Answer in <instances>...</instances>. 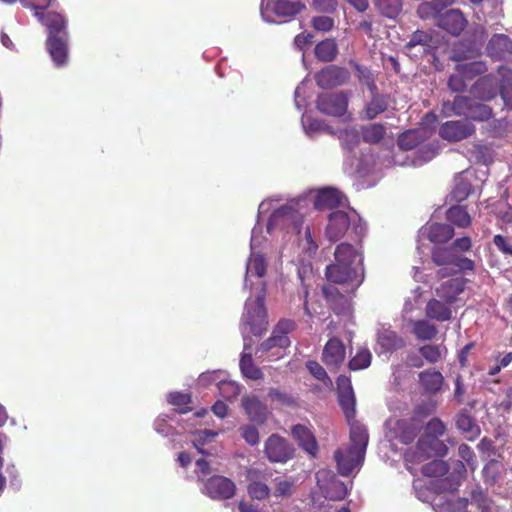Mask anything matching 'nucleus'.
<instances>
[{
    "label": "nucleus",
    "mask_w": 512,
    "mask_h": 512,
    "mask_svg": "<svg viewBox=\"0 0 512 512\" xmlns=\"http://www.w3.org/2000/svg\"><path fill=\"white\" fill-rule=\"evenodd\" d=\"M434 409V405L428 402L416 405L411 415L397 419L390 424V430L394 437L402 444L412 443L423 430L426 418L434 412Z\"/></svg>",
    "instance_id": "1"
},
{
    "label": "nucleus",
    "mask_w": 512,
    "mask_h": 512,
    "mask_svg": "<svg viewBox=\"0 0 512 512\" xmlns=\"http://www.w3.org/2000/svg\"><path fill=\"white\" fill-rule=\"evenodd\" d=\"M303 223V215L298 210L288 205L275 210L269 220V226L280 225L296 233L299 236V240L304 242V248L309 253H315L318 249V244L313 239L308 226L305 228L303 236H301Z\"/></svg>",
    "instance_id": "2"
},
{
    "label": "nucleus",
    "mask_w": 512,
    "mask_h": 512,
    "mask_svg": "<svg viewBox=\"0 0 512 512\" xmlns=\"http://www.w3.org/2000/svg\"><path fill=\"white\" fill-rule=\"evenodd\" d=\"M431 260L440 269L437 271V277L456 275L460 272L473 271L474 262L462 255H459L452 247L436 246L431 250Z\"/></svg>",
    "instance_id": "3"
},
{
    "label": "nucleus",
    "mask_w": 512,
    "mask_h": 512,
    "mask_svg": "<svg viewBox=\"0 0 512 512\" xmlns=\"http://www.w3.org/2000/svg\"><path fill=\"white\" fill-rule=\"evenodd\" d=\"M404 49L410 57L422 58L428 55L434 57L437 41L431 31L416 30L405 44Z\"/></svg>",
    "instance_id": "4"
},
{
    "label": "nucleus",
    "mask_w": 512,
    "mask_h": 512,
    "mask_svg": "<svg viewBox=\"0 0 512 512\" xmlns=\"http://www.w3.org/2000/svg\"><path fill=\"white\" fill-rule=\"evenodd\" d=\"M264 453L272 463H286L294 458L295 448L284 437L271 434L265 441Z\"/></svg>",
    "instance_id": "5"
},
{
    "label": "nucleus",
    "mask_w": 512,
    "mask_h": 512,
    "mask_svg": "<svg viewBox=\"0 0 512 512\" xmlns=\"http://www.w3.org/2000/svg\"><path fill=\"white\" fill-rule=\"evenodd\" d=\"M325 274L327 280L331 283L352 284V291L358 288L363 281V274L359 276L355 268L347 264L340 263L338 261H335V263L328 265L326 267Z\"/></svg>",
    "instance_id": "6"
},
{
    "label": "nucleus",
    "mask_w": 512,
    "mask_h": 512,
    "mask_svg": "<svg viewBox=\"0 0 512 512\" xmlns=\"http://www.w3.org/2000/svg\"><path fill=\"white\" fill-rule=\"evenodd\" d=\"M203 493L213 500H228L236 493L235 483L222 475H213L204 482Z\"/></svg>",
    "instance_id": "7"
},
{
    "label": "nucleus",
    "mask_w": 512,
    "mask_h": 512,
    "mask_svg": "<svg viewBox=\"0 0 512 512\" xmlns=\"http://www.w3.org/2000/svg\"><path fill=\"white\" fill-rule=\"evenodd\" d=\"M317 109L326 115L340 117L347 111L348 96L344 91L320 94L316 101Z\"/></svg>",
    "instance_id": "8"
},
{
    "label": "nucleus",
    "mask_w": 512,
    "mask_h": 512,
    "mask_svg": "<svg viewBox=\"0 0 512 512\" xmlns=\"http://www.w3.org/2000/svg\"><path fill=\"white\" fill-rule=\"evenodd\" d=\"M317 479L320 489L326 499L339 501L343 500L347 496L348 489L345 483L336 478V476L330 471H319L317 473Z\"/></svg>",
    "instance_id": "9"
},
{
    "label": "nucleus",
    "mask_w": 512,
    "mask_h": 512,
    "mask_svg": "<svg viewBox=\"0 0 512 512\" xmlns=\"http://www.w3.org/2000/svg\"><path fill=\"white\" fill-rule=\"evenodd\" d=\"M337 395L339 405L348 422L355 419L356 398L351 385V380L346 376H339L337 379Z\"/></svg>",
    "instance_id": "10"
},
{
    "label": "nucleus",
    "mask_w": 512,
    "mask_h": 512,
    "mask_svg": "<svg viewBox=\"0 0 512 512\" xmlns=\"http://www.w3.org/2000/svg\"><path fill=\"white\" fill-rule=\"evenodd\" d=\"M350 72L337 65H329L315 74L316 84L322 89H330L347 83Z\"/></svg>",
    "instance_id": "11"
},
{
    "label": "nucleus",
    "mask_w": 512,
    "mask_h": 512,
    "mask_svg": "<svg viewBox=\"0 0 512 512\" xmlns=\"http://www.w3.org/2000/svg\"><path fill=\"white\" fill-rule=\"evenodd\" d=\"M475 131L474 124L468 120H452L440 126L439 135L442 139L449 142H459L472 136Z\"/></svg>",
    "instance_id": "12"
},
{
    "label": "nucleus",
    "mask_w": 512,
    "mask_h": 512,
    "mask_svg": "<svg viewBox=\"0 0 512 512\" xmlns=\"http://www.w3.org/2000/svg\"><path fill=\"white\" fill-rule=\"evenodd\" d=\"M337 471L344 477L350 476L362 466L365 456L348 448H339L334 453Z\"/></svg>",
    "instance_id": "13"
},
{
    "label": "nucleus",
    "mask_w": 512,
    "mask_h": 512,
    "mask_svg": "<svg viewBox=\"0 0 512 512\" xmlns=\"http://www.w3.org/2000/svg\"><path fill=\"white\" fill-rule=\"evenodd\" d=\"M447 452L448 448L442 440L422 435L417 441L415 454L418 460H425L432 457H443Z\"/></svg>",
    "instance_id": "14"
},
{
    "label": "nucleus",
    "mask_w": 512,
    "mask_h": 512,
    "mask_svg": "<svg viewBox=\"0 0 512 512\" xmlns=\"http://www.w3.org/2000/svg\"><path fill=\"white\" fill-rule=\"evenodd\" d=\"M246 478L249 481L247 492L252 499L264 500L270 495V488L266 484L268 475L259 469L250 468L247 470Z\"/></svg>",
    "instance_id": "15"
},
{
    "label": "nucleus",
    "mask_w": 512,
    "mask_h": 512,
    "mask_svg": "<svg viewBox=\"0 0 512 512\" xmlns=\"http://www.w3.org/2000/svg\"><path fill=\"white\" fill-rule=\"evenodd\" d=\"M346 349L343 342L337 338H330L324 346L322 361L330 370H337L344 362Z\"/></svg>",
    "instance_id": "16"
},
{
    "label": "nucleus",
    "mask_w": 512,
    "mask_h": 512,
    "mask_svg": "<svg viewBox=\"0 0 512 512\" xmlns=\"http://www.w3.org/2000/svg\"><path fill=\"white\" fill-rule=\"evenodd\" d=\"M467 19L459 9H450L440 14L437 24L440 28L447 31L453 36H458L467 26Z\"/></svg>",
    "instance_id": "17"
},
{
    "label": "nucleus",
    "mask_w": 512,
    "mask_h": 512,
    "mask_svg": "<svg viewBox=\"0 0 512 512\" xmlns=\"http://www.w3.org/2000/svg\"><path fill=\"white\" fill-rule=\"evenodd\" d=\"M291 434L299 447L312 458L317 457L319 446L314 433L305 425L296 424L291 428Z\"/></svg>",
    "instance_id": "18"
},
{
    "label": "nucleus",
    "mask_w": 512,
    "mask_h": 512,
    "mask_svg": "<svg viewBox=\"0 0 512 512\" xmlns=\"http://www.w3.org/2000/svg\"><path fill=\"white\" fill-rule=\"evenodd\" d=\"M68 38L69 36H48L46 48L56 67H63L68 62Z\"/></svg>",
    "instance_id": "19"
},
{
    "label": "nucleus",
    "mask_w": 512,
    "mask_h": 512,
    "mask_svg": "<svg viewBox=\"0 0 512 512\" xmlns=\"http://www.w3.org/2000/svg\"><path fill=\"white\" fill-rule=\"evenodd\" d=\"M486 52L494 60H506L512 56V40L505 34H495L489 40Z\"/></svg>",
    "instance_id": "20"
},
{
    "label": "nucleus",
    "mask_w": 512,
    "mask_h": 512,
    "mask_svg": "<svg viewBox=\"0 0 512 512\" xmlns=\"http://www.w3.org/2000/svg\"><path fill=\"white\" fill-rule=\"evenodd\" d=\"M350 226V218L344 211H334L329 215V223L326 227V236L336 242L342 238Z\"/></svg>",
    "instance_id": "21"
},
{
    "label": "nucleus",
    "mask_w": 512,
    "mask_h": 512,
    "mask_svg": "<svg viewBox=\"0 0 512 512\" xmlns=\"http://www.w3.org/2000/svg\"><path fill=\"white\" fill-rule=\"evenodd\" d=\"M323 296L332 309V311L337 315H344L350 311V300L349 298L340 293L338 288L329 284L322 288Z\"/></svg>",
    "instance_id": "22"
},
{
    "label": "nucleus",
    "mask_w": 512,
    "mask_h": 512,
    "mask_svg": "<svg viewBox=\"0 0 512 512\" xmlns=\"http://www.w3.org/2000/svg\"><path fill=\"white\" fill-rule=\"evenodd\" d=\"M244 325L254 336H261L268 326L266 312L263 304H258L253 310L249 309L244 316Z\"/></svg>",
    "instance_id": "23"
},
{
    "label": "nucleus",
    "mask_w": 512,
    "mask_h": 512,
    "mask_svg": "<svg viewBox=\"0 0 512 512\" xmlns=\"http://www.w3.org/2000/svg\"><path fill=\"white\" fill-rule=\"evenodd\" d=\"M48 30V36H68L67 32V19L66 17L57 12L42 13L37 17Z\"/></svg>",
    "instance_id": "24"
},
{
    "label": "nucleus",
    "mask_w": 512,
    "mask_h": 512,
    "mask_svg": "<svg viewBox=\"0 0 512 512\" xmlns=\"http://www.w3.org/2000/svg\"><path fill=\"white\" fill-rule=\"evenodd\" d=\"M348 424L350 426V445L346 448L359 452L360 455L362 454L365 456L369 441V435L366 427L355 419L348 422Z\"/></svg>",
    "instance_id": "25"
},
{
    "label": "nucleus",
    "mask_w": 512,
    "mask_h": 512,
    "mask_svg": "<svg viewBox=\"0 0 512 512\" xmlns=\"http://www.w3.org/2000/svg\"><path fill=\"white\" fill-rule=\"evenodd\" d=\"M498 81L493 75L480 77L472 86L471 93L477 99L489 101L497 94Z\"/></svg>",
    "instance_id": "26"
},
{
    "label": "nucleus",
    "mask_w": 512,
    "mask_h": 512,
    "mask_svg": "<svg viewBox=\"0 0 512 512\" xmlns=\"http://www.w3.org/2000/svg\"><path fill=\"white\" fill-rule=\"evenodd\" d=\"M346 197L335 188L321 189L315 197L314 206L318 210L333 209L342 206Z\"/></svg>",
    "instance_id": "27"
},
{
    "label": "nucleus",
    "mask_w": 512,
    "mask_h": 512,
    "mask_svg": "<svg viewBox=\"0 0 512 512\" xmlns=\"http://www.w3.org/2000/svg\"><path fill=\"white\" fill-rule=\"evenodd\" d=\"M455 424L457 429L464 434L468 441H474L481 434V428L476 419L470 415L467 410H462L457 413Z\"/></svg>",
    "instance_id": "28"
},
{
    "label": "nucleus",
    "mask_w": 512,
    "mask_h": 512,
    "mask_svg": "<svg viewBox=\"0 0 512 512\" xmlns=\"http://www.w3.org/2000/svg\"><path fill=\"white\" fill-rule=\"evenodd\" d=\"M467 280L461 277L452 278L436 288V294L447 304H452L464 291Z\"/></svg>",
    "instance_id": "29"
},
{
    "label": "nucleus",
    "mask_w": 512,
    "mask_h": 512,
    "mask_svg": "<svg viewBox=\"0 0 512 512\" xmlns=\"http://www.w3.org/2000/svg\"><path fill=\"white\" fill-rule=\"evenodd\" d=\"M242 405L251 421L260 424L266 421L268 409L257 396L248 395L243 397Z\"/></svg>",
    "instance_id": "30"
},
{
    "label": "nucleus",
    "mask_w": 512,
    "mask_h": 512,
    "mask_svg": "<svg viewBox=\"0 0 512 512\" xmlns=\"http://www.w3.org/2000/svg\"><path fill=\"white\" fill-rule=\"evenodd\" d=\"M424 234L433 243H447L454 236V228L449 224L432 223L425 227Z\"/></svg>",
    "instance_id": "31"
},
{
    "label": "nucleus",
    "mask_w": 512,
    "mask_h": 512,
    "mask_svg": "<svg viewBox=\"0 0 512 512\" xmlns=\"http://www.w3.org/2000/svg\"><path fill=\"white\" fill-rule=\"evenodd\" d=\"M473 100L474 99L467 96H455L453 101H446L443 103L442 113L446 117L451 115L466 117Z\"/></svg>",
    "instance_id": "32"
},
{
    "label": "nucleus",
    "mask_w": 512,
    "mask_h": 512,
    "mask_svg": "<svg viewBox=\"0 0 512 512\" xmlns=\"http://www.w3.org/2000/svg\"><path fill=\"white\" fill-rule=\"evenodd\" d=\"M377 343L385 352H392L405 346V341L390 328H382L377 334Z\"/></svg>",
    "instance_id": "33"
},
{
    "label": "nucleus",
    "mask_w": 512,
    "mask_h": 512,
    "mask_svg": "<svg viewBox=\"0 0 512 512\" xmlns=\"http://www.w3.org/2000/svg\"><path fill=\"white\" fill-rule=\"evenodd\" d=\"M421 387L430 394L439 392L444 383L443 375L434 369H427L419 373Z\"/></svg>",
    "instance_id": "34"
},
{
    "label": "nucleus",
    "mask_w": 512,
    "mask_h": 512,
    "mask_svg": "<svg viewBox=\"0 0 512 512\" xmlns=\"http://www.w3.org/2000/svg\"><path fill=\"white\" fill-rule=\"evenodd\" d=\"M448 305L438 299H431L425 308L426 316L439 322L449 321L452 318V311Z\"/></svg>",
    "instance_id": "35"
},
{
    "label": "nucleus",
    "mask_w": 512,
    "mask_h": 512,
    "mask_svg": "<svg viewBox=\"0 0 512 512\" xmlns=\"http://www.w3.org/2000/svg\"><path fill=\"white\" fill-rule=\"evenodd\" d=\"M371 94L372 97L364 109V118L367 120L375 119L378 115L385 112L389 105L387 96L379 94L377 91Z\"/></svg>",
    "instance_id": "36"
},
{
    "label": "nucleus",
    "mask_w": 512,
    "mask_h": 512,
    "mask_svg": "<svg viewBox=\"0 0 512 512\" xmlns=\"http://www.w3.org/2000/svg\"><path fill=\"white\" fill-rule=\"evenodd\" d=\"M349 64L355 70L356 77L361 85H365L371 93L377 91L376 77L368 67L354 60H350Z\"/></svg>",
    "instance_id": "37"
},
{
    "label": "nucleus",
    "mask_w": 512,
    "mask_h": 512,
    "mask_svg": "<svg viewBox=\"0 0 512 512\" xmlns=\"http://www.w3.org/2000/svg\"><path fill=\"white\" fill-rule=\"evenodd\" d=\"M386 127L381 123H371L361 128V137L365 143L379 144L385 137Z\"/></svg>",
    "instance_id": "38"
},
{
    "label": "nucleus",
    "mask_w": 512,
    "mask_h": 512,
    "mask_svg": "<svg viewBox=\"0 0 512 512\" xmlns=\"http://www.w3.org/2000/svg\"><path fill=\"white\" fill-rule=\"evenodd\" d=\"M306 8L301 1L277 0L274 3L273 10L280 17H292Z\"/></svg>",
    "instance_id": "39"
},
{
    "label": "nucleus",
    "mask_w": 512,
    "mask_h": 512,
    "mask_svg": "<svg viewBox=\"0 0 512 512\" xmlns=\"http://www.w3.org/2000/svg\"><path fill=\"white\" fill-rule=\"evenodd\" d=\"M338 54L337 43L334 39H326L315 46V56L322 62L333 61Z\"/></svg>",
    "instance_id": "40"
},
{
    "label": "nucleus",
    "mask_w": 512,
    "mask_h": 512,
    "mask_svg": "<svg viewBox=\"0 0 512 512\" xmlns=\"http://www.w3.org/2000/svg\"><path fill=\"white\" fill-rule=\"evenodd\" d=\"M446 218L449 222L461 228H466L471 224V217L465 206H451L446 211Z\"/></svg>",
    "instance_id": "41"
},
{
    "label": "nucleus",
    "mask_w": 512,
    "mask_h": 512,
    "mask_svg": "<svg viewBox=\"0 0 512 512\" xmlns=\"http://www.w3.org/2000/svg\"><path fill=\"white\" fill-rule=\"evenodd\" d=\"M241 373L245 378L259 380L263 377L262 370L254 364L250 353H243L239 362Z\"/></svg>",
    "instance_id": "42"
},
{
    "label": "nucleus",
    "mask_w": 512,
    "mask_h": 512,
    "mask_svg": "<svg viewBox=\"0 0 512 512\" xmlns=\"http://www.w3.org/2000/svg\"><path fill=\"white\" fill-rule=\"evenodd\" d=\"M456 68L468 82L487 71V66L482 61L457 64Z\"/></svg>",
    "instance_id": "43"
},
{
    "label": "nucleus",
    "mask_w": 512,
    "mask_h": 512,
    "mask_svg": "<svg viewBox=\"0 0 512 512\" xmlns=\"http://www.w3.org/2000/svg\"><path fill=\"white\" fill-rule=\"evenodd\" d=\"M468 152L477 163L489 164L493 161V149L488 144L473 143Z\"/></svg>",
    "instance_id": "44"
},
{
    "label": "nucleus",
    "mask_w": 512,
    "mask_h": 512,
    "mask_svg": "<svg viewBox=\"0 0 512 512\" xmlns=\"http://www.w3.org/2000/svg\"><path fill=\"white\" fill-rule=\"evenodd\" d=\"M413 333L418 340H432L436 337L437 327L427 320H418L413 324Z\"/></svg>",
    "instance_id": "45"
},
{
    "label": "nucleus",
    "mask_w": 512,
    "mask_h": 512,
    "mask_svg": "<svg viewBox=\"0 0 512 512\" xmlns=\"http://www.w3.org/2000/svg\"><path fill=\"white\" fill-rule=\"evenodd\" d=\"M335 261L352 266L358 256L357 250L349 243H340L335 249Z\"/></svg>",
    "instance_id": "46"
},
{
    "label": "nucleus",
    "mask_w": 512,
    "mask_h": 512,
    "mask_svg": "<svg viewBox=\"0 0 512 512\" xmlns=\"http://www.w3.org/2000/svg\"><path fill=\"white\" fill-rule=\"evenodd\" d=\"M267 263L263 255L252 253L248 259L246 266L247 275H255L257 277H264L266 274Z\"/></svg>",
    "instance_id": "47"
},
{
    "label": "nucleus",
    "mask_w": 512,
    "mask_h": 512,
    "mask_svg": "<svg viewBox=\"0 0 512 512\" xmlns=\"http://www.w3.org/2000/svg\"><path fill=\"white\" fill-rule=\"evenodd\" d=\"M473 190L469 180L458 177L455 179V185L451 191V198L456 202H462L469 197Z\"/></svg>",
    "instance_id": "48"
},
{
    "label": "nucleus",
    "mask_w": 512,
    "mask_h": 512,
    "mask_svg": "<svg viewBox=\"0 0 512 512\" xmlns=\"http://www.w3.org/2000/svg\"><path fill=\"white\" fill-rule=\"evenodd\" d=\"M376 8L388 18H395L402 10V0H374Z\"/></svg>",
    "instance_id": "49"
},
{
    "label": "nucleus",
    "mask_w": 512,
    "mask_h": 512,
    "mask_svg": "<svg viewBox=\"0 0 512 512\" xmlns=\"http://www.w3.org/2000/svg\"><path fill=\"white\" fill-rule=\"evenodd\" d=\"M493 116L492 108L473 100L466 118L474 121H487Z\"/></svg>",
    "instance_id": "50"
},
{
    "label": "nucleus",
    "mask_w": 512,
    "mask_h": 512,
    "mask_svg": "<svg viewBox=\"0 0 512 512\" xmlns=\"http://www.w3.org/2000/svg\"><path fill=\"white\" fill-rule=\"evenodd\" d=\"M289 345L290 340L288 336H279V334L272 331L271 336L259 345L258 351L266 353L274 348L285 349Z\"/></svg>",
    "instance_id": "51"
},
{
    "label": "nucleus",
    "mask_w": 512,
    "mask_h": 512,
    "mask_svg": "<svg viewBox=\"0 0 512 512\" xmlns=\"http://www.w3.org/2000/svg\"><path fill=\"white\" fill-rule=\"evenodd\" d=\"M371 360V352L367 348H362L358 350L357 354L349 361L348 367L353 371L365 369L370 366Z\"/></svg>",
    "instance_id": "52"
},
{
    "label": "nucleus",
    "mask_w": 512,
    "mask_h": 512,
    "mask_svg": "<svg viewBox=\"0 0 512 512\" xmlns=\"http://www.w3.org/2000/svg\"><path fill=\"white\" fill-rule=\"evenodd\" d=\"M500 95L507 109H512V72L509 71L502 76L500 86Z\"/></svg>",
    "instance_id": "53"
},
{
    "label": "nucleus",
    "mask_w": 512,
    "mask_h": 512,
    "mask_svg": "<svg viewBox=\"0 0 512 512\" xmlns=\"http://www.w3.org/2000/svg\"><path fill=\"white\" fill-rule=\"evenodd\" d=\"M339 139L344 149L352 151L360 142V134L355 128H346L340 131Z\"/></svg>",
    "instance_id": "54"
},
{
    "label": "nucleus",
    "mask_w": 512,
    "mask_h": 512,
    "mask_svg": "<svg viewBox=\"0 0 512 512\" xmlns=\"http://www.w3.org/2000/svg\"><path fill=\"white\" fill-rule=\"evenodd\" d=\"M168 402L177 407L179 413H187L191 410L189 404L191 403V396L188 393L173 392L168 396Z\"/></svg>",
    "instance_id": "55"
},
{
    "label": "nucleus",
    "mask_w": 512,
    "mask_h": 512,
    "mask_svg": "<svg viewBox=\"0 0 512 512\" xmlns=\"http://www.w3.org/2000/svg\"><path fill=\"white\" fill-rule=\"evenodd\" d=\"M420 143L418 133L414 130H408L399 135L397 145L400 149L409 151L414 149Z\"/></svg>",
    "instance_id": "56"
},
{
    "label": "nucleus",
    "mask_w": 512,
    "mask_h": 512,
    "mask_svg": "<svg viewBox=\"0 0 512 512\" xmlns=\"http://www.w3.org/2000/svg\"><path fill=\"white\" fill-rule=\"evenodd\" d=\"M423 429H424L423 435L440 438L446 432V425L444 424V422L441 419L434 417L430 421H428L426 424L424 423Z\"/></svg>",
    "instance_id": "57"
},
{
    "label": "nucleus",
    "mask_w": 512,
    "mask_h": 512,
    "mask_svg": "<svg viewBox=\"0 0 512 512\" xmlns=\"http://www.w3.org/2000/svg\"><path fill=\"white\" fill-rule=\"evenodd\" d=\"M275 497H290L295 490V483L293 480H287L280 477L275 478Z\"/></svg>",
    "instance_id": "58"
},
{
    "label": "nucleus",
    "mask_w": 512,
    "mask_h": 512,
    "mask_svg": "<svg viewBox=\"0 0 512 512\" xmlns=\"http://www.w3.org/2000/svg\"><path fill=\"white\" fill-rule=\"evenodd\" d=\"M446 472L447 466L441 460H433L422 467V473L428 477L443 476Z\"/></svg>",
    "instance_id": "59"
},
{
    "label": "nucleus",
    "mask_w": 512,
    "mask_h": 512,
    "mask_svg": "<svg viewBox=\"0 0 512 512\" xmlns=\"http://www.w3.org/2000/svg\"><path fill=\"white\" fill-rule=\"evenodd\" d=\"M483 479L486 484L494 485L499 478V463L496 460H490L483 468Z\"/></svg>",
    "instance_id": "60"
},
{
    "label": "nucleus",
    "mask_w": 512,
    "mask_h": 512,
    "mask_svg": "<svg viewBox=\"0 0 512 512\" xmlns=\"http://www.w3.org/2000/svg\"><path fill=\"white\" fill-rule=\"evenodd\" d=\"M421 356L427 362L434 364L442 358V352L438 345H424L419 348Z\"/></svg>",
    "instance_id": "61"
},
{
    "label": "nucleus",
    "mask_w": 512,
    "mask_h": 512,
    "mask_svg": "<svg viewBox=\"0 0 512 512\" xmlns=\"http://www.w3.org/2000/svg\"><path fill=\"white\" fill-rule=\"evenodd\" d=\"M467 82L468 81L455 67V71L450 75L447 85L452 92H464L467 88Z\"/></svg>",
    "instance_id": "62"
},
{
    "label": "nucleus",
    "mask_w": 512,
    "mask_h": 512,
    "mask_svg": "<svg viewBox=\"0 0 512 512\" xmlns=\"http://www.w3.org/2000/svg\"><path fill=\"white\" fill-rule=\"evenodd\" d=\"M458 454L462 460H464L467 465L474 470L476 466V456L471 447L467 444H461L458 447Z\"/></svg>",
    "instance_id": "63"
},
{
    "label": "nucleus",
    "mask_w": 512,
    "mask_h": 512,
    "mask_svg": "<svg viewBox=\"0 0 512 512\" xmlns=\"http://www.w3.org/2000/svg\"><path fill=\"white\" fill-rule=\"evenodd\" d=\"M312 26L317 31L328 32L334 27V20L329 16H317L312 19Z\"/></svg>",
    "instance_id": "64"
}]
</instances>
